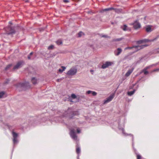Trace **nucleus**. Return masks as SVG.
Returning <instances> with one entry per match:
<instances>
[{"label":"nucleus","mask_w":159,"mask_h":159,"mask_svg":"<svg viewBox=\"0 0 159 159\" xmlns=\"http://www.w3.org/2000/svg\"><path fill=\"white\" fill-rule=\"evenodd\" d=\"M79 115L78 111H72L71 109L68 108V110L65 112L64 114L61 115V117H69V118H72L73 117L76 115Z\"/></svg>","instance_id":"f257e3e1"},{"label":"nucleus","mask_w":159,"mask_h":159,"mask_svg":"<svg viewBox=\"0 0 159 159\" xmlns=\"http://www.w3.org/2000/svg\"><path fill=\"white\" fill-rule=\"evenodd\" d=\"M17 88H22L27 89L30 87V84L28 82H25L23 83L20 82L15 85Z\"/></svg>","instance_id":"f03ea898"},{"label":"nucleus","mask_w":159,"mask_h":159,"mask_svg":"<svg viewBox=\"0 0 159 159\" xmlns=\"http://www.w3.org/2000/svg\"><path fill=\"white\" fill-rule=\"evenodd\" d=\"M148 46V45L145 44L143 45H141L140 46H134L131 47H128L125 48V50H127L128 49H131L134 48L135 52L138 51L143 48H144Z\"/></svg>","instance_id":"7ed1b4c3"},{"label":"nucleus","mask_w":159,"mask_h":159,"mask_svg":"<svg viewBox=\"0 0 159 159\" xmlns=\"http://www.w3.org/2000/svg\"><path fill=\"white\" fill-rule=\"evenodd\" d=\"M77 72V69L75 67H72L68 71L66 74L69 76H73L75 75Z\"/></svg>","instance_id":"20e7f679"},{"label":"nucleus","mask_w":159,"mask_h":159,"mask_svg":"<svg viewBox=\"0 0 159 159\" xmlns=\"http://www.w3.org/2000/svg\"><path fill=\"white\" fill-rule=\"evenodd\" d=\"M24 62L22 61L18 62L17 64L13 67V70H15L18 69L24 65Z\"/></svg>","instance_id":"39448f33"},{"label":"nucleus","mask_w":159,"mask_h":159,"mask_svg":"<svg viewBox=\"0 0 159 159\" xmlns=\"http://www.w3.org/2000/svg\"><path fill=\"white\" fill-rule=\"evenodd\" d=\"M70 134L71 138L75 140H76L77 139V136L76 135L75 131L74 129H70Z\"/></svg>","instance_id":"423d86ee"},{"label":"nucleus","mask_w":159,"mask_h":159,"mask_svg":"<svg viewBox=\"0 0 159 159\" xmlns=\"http://www.w3.org/2000/svg\"><path fill=\"white\" fill-rule=\"evenodd\" d=\"M131 25L133 26L135 30L138 29L141 27L140 24L137 20L134 21L133 23L131 24Z\"/></svg>","instance_id":"0eeeda50"},{"label":"nucleus","mask_w":159,"mask_h":159,"mask_svg":"<svg viewBox=\"0 0 159 159\" xmlns=\"http://www.w3.org/2000/svg\"><path fill=\"white\" fill-rule=\"evenodd\" d=\"M12 134L13 137V141L14 144L17 143L18 142L17 139L18 134L14 131L12 132Z\"/></svg>","instance_id":"6e6552de"},{"label":"nucleus","mask_w":159,"mask_h":159,"mask_svg":"<svg viewBox=\"0 0 159 159\" xmlns=\"http://www.w3.org/2000/svg\"><path fill=\"white\" fill-rule=\"evenodd\" d=\"M114 97V94L111 95L108 97L107 98L106 100L104 101L103 104H105L111 101Z\"/></svg>","instance_id":"1a4fd4ad"},{"label":"nucleus","mask_w":159,"mask_h":159,"mask_svg":"<svg viewBox=\"0 0 159 159\" xmlns=\"http://www.w3.org/2000/svg\"><path fill=\"white\" fill-rule=\"evenodd\" d=\"M112 62L109 61H106L105 63L103 64L101 68L102 69H105L108 67L109 66L112 65Z\"/></svg>","instance_id":"9d476101"},{"label":"nucleus","mask_w":159,"mask_h":159,"mask_svg":"<svg viewBox=\"0 0 159 159\" xmlns=\"http://www.w3.org/2000/svg\"><path fill=\"white\" fill-rule=\"evenodd\" d=\"M122 50L120 48H118L114 51V53L116 56H118L121 52Z\"/></svg>","instance_id":"9b49d317"},{"label":"nucleus","mask_w":159,"mask_h":159,"mask_svg":"<svg viewBox=\"0 0 159 159\" xmlns=\"http://www.w3.org/2000/svg\"><path fill=\"white\" fill-rule=\"evenodd\" d=\"M9 32L7 33L8 34H15V31L14 29L12 27H9L8 29Z\"/></svg>","instance_id":"f8f14e48"},{"label":"nucleus","mask_w":159,"mask_h":159,"mask_svg":"<svg viewBox=\"0 0 159 159\" xmlns=\"http://www.w3.org/2000/svg\"><path fill=\"white\" fill-rule=\"evenodd\" d=\"M121 28L124 31H130V29L125 25L121 26Z\"/></svg>","instance_id":"ddd939ff"},{"label":"nucleus","mask_w":159,"mask_h":159,"mask_svg":"<svg viewBox=\"0 0 159 159\" xmlns=\"http://www.w3.org/2000/svg\"><path fill=\"white\" fill-rule=\"evenodd\" d=\"M134 68H133L131 69H129L128 70V71L125 74V76L126 77L129 76L130 75V74L134 70Z\"/></svg>","instance_id":"4468645a"},{"label":"nucleus","mask_w":159,"mask_h":159,"mask_svg":"<svg viewBox=\"0 0 159 159\" xmlns=\"http://www.w3.org/2000/svg\"><path fill=\"white\" fill-rule=\"evenodd\" d=\"M149 68V67L147 66L142 70L141 73H143L144 74L146 75L148 74V72L147 70V69Z\"/></svg>","instance_id":"2eb2a0df"},{"label":"nucleus","mask_w":159,"mask_h":159,"mask_svg":"<svg viewBox=\"0 0 159 159\" xmlns=\"http://www.w3.org/2000/svg\"><path fill=\"white\" fill-rule=\"evenodd\" d=\"M157 39V38H155L154 39L149 40L148 39H143V43H146V42H152L155 40Z\"/></svg>","instance_id":"dca6fc26"},{"label":"nucleus","mask_w":159,"mask_h":159,"mask_svg":"<svg viewBox=\"0 0 159 159\" xmlns=\"http://www.w3.org/2000/svg\"><path fill=\"white\" fill-rule=\"evenodd\" d=\"M136 90L135 89H134L132 91H129L127 92V94L129 96H131L134 93Z\"/></svg>","instance_id":"f3484780"},{"label":"nucleus","mask_w":159,"mask_h":159,"mask_svg":"<svg viewBox=\"0 0 159 159\" xmlns=\"http://www.w3.org/2000/svg\"><path fill=\"white\" fill-rule=\"evenodd\" d=\"M146 30L147 32H150L152 31V30L150 26H148L146 28Z\"/></svg>","instance_id":"a211bd4d"},{"label":"nucleus","mask_w":159,"mask_h":159,"mask_svg":"<svg viewBox=\"0 0 159 159\" xmlns=\"http://www.w3.org/2000/svg\"><path fill=\"white\" fill-rule=\"evenodd\" d=\"M31 81L34 84H35L37 83V80L34 77L32 78Z\"/></svg>","instance_id":"6ab92c4d"},{"label":"nucleus","mask_w":159,"mask_h":159,"mask_svg":"<svg viewBox=\"0 0 159 159\" xmlns=\"http://www.w3.org/2000/svg\"><path fill=\"white\" fill-rule=\"evenodd\" d=\"M113 10H114L117 13H119L121 12L122 10L121 9L114 8Z\"/></svg>","instance_id":"aec40b11"},{"label":"nucleus","mask_w":159,"mask_h":159,"mask_svg":"<svg viewBox=\"0 0 159 159\" xmlns=\"http://www.w3.org/2000/svg\"><path fill=\"white\" fill-rule=\"evenodd\" d=\"M61 68H62V69H60L58 70V71L60 73H62L65 70V69H66V67L64 66H62Z\"/></svg>","instance_id":"412c9836"},{"label":"nucleus","mask_w":159,"mask_h":159,"mask_svg":"<svg viewBox=\"0 0 159 159\" xmlns=\"http://www.w3.org/2000/svg\"><path fill=\"white\" fill-rule=\"evenodd\" d=\"M134 150L135 153L137 155V159H141V156L140 155L137 153V152H136V150L135 149H134Z\"/></svg>","instance_id":"4be33fe9"},{"label":"nucleus","mask_w":159,"mask_h":159,"mask_svg":"<svg viewBox=\"0 0 159 159\" xmlns=\"http://www.w3.org/2000/svg\"><path fill=\"white\" fill-rule=\"evenodd\" d=\"M56 43L58 45H60L62 44V41L61 40L59 39L58 40H57L56 42Z\"/></svg>","instance_id":"5701e85b"},{"label":"nucleus","mask_w":159,"mask_h":159,"mask_svg":"<svg viewBox=\"0 0 159 159\" xmlns=\"http://www.w3.org/2000/svg\"><path fill=\"white\" fill-rule=\"evenodd\" d=\"M80 152V147H77L76 149V152L79 155Z\"/></svg>","instance_id":"b1692460"},{"label":"nucleus","mask_w":159,"mask_h":159,"mask_svg":"<svg viewBox=\"0 0 159 159\" xmlns=\"http://www.w3.org/2000/svg\"><path fill=\"white\" fill-rule=\"evenodd\" d=\"M122 38H118V39H114L112 40V41L113 42H117V41H121L122 39Z\"/></svg>","instance_id":"393cba45"},{"label":"nucleus","mask_w":159,"mask_h":159,"mask_svg":"<svg viewBox=\"0 0 159 159\" xmlns=\"http://www.w3.org/2000/svg\"><path fill=\"white\" fill-rule=\"evenodd\" d=\"M12 66L11 64H10L8 65L5 68V70H8Z\"/></svg>","instance_id":"a878e982"},{"label":"nucleus","mask_w":159,"mask_h":159,"mask_svg":"<svg viewBox=\"0 0 159 159\" xmlns=\"http://www.w3.org/2000/svg\"><path fill=\"white\" fill-rule=\"evenodd\" d=\"M113 9H114V8L111 7L105 9L103 10L104 11H106L111 10Z\"/></svg>","instance_id":"bb28decb"},{"label":"nucleus","mask_w":159,"mask_h":159,"mask_svg":"<svg viewBox=\"0 0 159 159\" xmlns=\"http://www.w3.org/2000/svg\"><path fill=\"white\" fill-rule=\"evenodd\" d=\"M54 48V45H50V46H49V47H48V50H51V49H52Z\"/></svg>","instance_id":"cd10ccee"},{"label":"nucleus","mask_w":159,"mask_h":159,"mask_svg":"<svg viewBox=\"0 0 159 159\" xmlns=\"http://www.w3.org/2000/svg\"><path fill=\"white\" fill-rule=\"evenodd\" d=\"M83 34H84V33H83L82 32V31H80V32L78 33V37H81L82 35Z\"/></svg>","instance_id":"c85d7f7f"},{"label":"nucleus","mask_w":159,"mask_h":159,"mask_svg":"<svg viewBox=\"0 0 159 159\" xmlns=\"http://www.w3.org/2000/svg\"><path fill=\"white\" fill-rule=\"evenodd\" d=\"M136 43L139 44H140L143 43V39L137 41Z\"/></svg>","instance_id":"c756f323"},{"label":"nucleus","mask_w":159,"mask_h":159,"mask_svg":"<svg viewBox=\"0 0 159 159\" xmlns=\"http://www.w3.org/2000/svg\"><path fill=\"white\" fill-rule=\"evenodd\" d=\"M5 92H0V98H2Z\"/></svg>","instance_id":"7c9ffc66"},{"label":"nucleus","mask_w":159,"mask_h":159,"mask_svg":"<svg viewBox=\"0 0 159 159\" xmlns=\"http://www.w3.org/2000/svg\"><path fill=\"white\" fill-rule=\"evenodd\" d=\"M102 37H104L106 38H110V37L107 35H103L101 36Z\"/></svg>","instance_id":"2f4dec72"},{"label":"nucleus","mask_w":159,"mask_h":159,"mask_svg":"<svg viewBox=\"0 0 159 159\" xmlns=\"http://www.w3.org/2000/svg\"><path fill=\"white\" fill-rule=\"evenodd\" d=\"M91 93L92 94V95L93 96H95L97 94V93L96 92L92 91V92H91Z\"/></svg>","instance_id":"473e14b6"},{"label":"nucleus","mask_w":159,"mask_h":159,"mask_svg":"<svg viewBox=\"0 0 159 159\" xmlns=\"http://www.w3.org/2000/svg\"><path fill=\"white\" fill-rule=\"evenodd\" d=\"M72 98L74 99L75 98H76V95L74 94H72L71 95Z\"/></svg>","instance_id":"72a5a7b5"},{"label":"nucleus","mask_w":159,"mask_h":159,"mask_svg":"<svg viewBox=\"0 0 159 159\" xmlns=\"http://www.w3.org/2000/svg\"><path fill=\"white\" fill-rule=\"evenodd\" d=\"M155 53H159V48L156 49L155 51Z\"/></svg>","instance_id":"f704fd0d"},{"label":"nucleus","mask_w":159,"mask_h":159,"mask_svg":"<svg viewBox=\"0 0 159 159\" xmlns=\"http://www.w3.org/2000/svg\"><path fill=\"white\" fill-rule=\"evenodd\" d=\"M92 92V91H91V90H88V91H87L86 92V93L87 94H89L91 93Z\"/></svg>","instance_id":"c9c22d12"},{"label":"nucleus","mask_w":159,"mask_h":159,"mask_svg":"<svg viewBox=\"0 0 159 159\" xmlns=\"http://www.w3.org/2000/svg\"><path fill=\"white\" fill-rule=\"evenodd\" d=\"M77 132L78 133H80V130L79 128H77Z\"/></svg>","instance_id":"e433bc0d"},{"label":"nucleus","mask_w":159,"mask_h":159,"mask_svg":"<svg viewBox=\"0 0 159 159\" xmlns=\"http://www.w3.org/2000/svg\"><path fill=\"white\" fill-rule=\"evenodd\" d=\"M63 2H64L66 3H67L68 2H69V1L68 0H63Z\"/></svg>","instance_id":"4c0bfd02"},{"label":"nucleus","mask_w":159,"mask_h":159,"mask_svg":"<svg viewBox=\"0 0 159 159\" xmlns=\"http://www.w3.org/2000/svg\"><path fill=\"white\" fill-rule=\"evenodd\" d=\"M9 81L10 80L9 79H7V81L4 82V84H7Z\"/></svg>","instance_id":"58836bf2"},{"label":"nucleus","mask_w":159,"mask_h":159,"mask_svg":"<svg viewBox=\"0 0 159 159\" xmlns=\"http://www.w3.org/2000/svg\"><path fill=\"white\" fill-rule=\"evenodd\" d=\"M159 71V69H156L153 70V71Z\"/></svg>","instance_id":"ea45409f"},{"label":"nucleus","mask_w":159,"mask_h":159,"mask_svg":"<svg viewBox=\"0 0 159 159\" xmlns=\"http://www.w3.org/2000/svg\"><path fill=\"white\" fill-rule=\"evenodd\" d=\"M28 58L29 59H30V55H29V56H28Z\"/></svg>","instance_id":"a19ab883"},{"label":"nucleus","mask_w":159,"mask_h":159,"mask_svg":"<svg viewBox=\"0 0 159 159\" xmlns=\"http://www.w3.org/2000/svg\"><path fill=\"white\" fill-rule=\"evenodd\" d=\"M33 54V52H32L30 53L29 54V55L31 56V55H32Z\"/></svg>","instance_id":"79ce46f5"},{"label":"nucleus","mask_w":159,"mask_h":159,"mask_svg":"<svg viewBox=\"0 0 159 159\" xmlns=\"http://www.w3.org/2000/svg\"><path fill=\"white\" fill-rule=\"evenodd\" d=\"M129 135H131L132 136V141H133V140H134V137H133V136L132 135H131V134H129Z\"/></svg>","instance_id":"37998d69"},{"label":"nucleus","mask_w":159,"mask_h":159,"mask_svg":"<svg viewBox=\"0 0 159 159\" xmlns=\"http://www.w3.org/2000/svg\"><path fill=\"white\" fill-rule=\"evenodd\" d=\"M60 80H61L60 79H57V82H60Z\"/></svg>","instance_id":"c03bdc74"},{"label":"nucleus","mask_w":159,"mask_h":159,"mask_svg":"<svg viewBox=\"0 0 159 159\" xmlns=\"http://www.w3.org/2000/svg\"><path fill=\"white\" fill-rule=\"evenodd\" d=\"M90 71L91 72H93V70H90Z\"/></svg>","instance_id":"a18cd8bd"},{"label":"nucleus","mask_w":159,"mask_h":159,"mask_svg":"<svg viewBox=\"0 0 159 159\" xmlns=\"http://www.w3.org/2000/svg\"><path fill=\"white\" fill-rule=\"evenodd\" d=\"M77 159H79V155H78V156Z\"/></svg>","instance_id":"49530a36"},{"label":"nucleus","mask_w":159,"mask_h":159,"mask_svg":"<svg viewBox=\"0 0 159 159\" xmlns=\"http://www.w3.org/2000/svg\"><path fill=\"white\" fill-rule=\"evenodd\" d=\"M122 132H123V133L124 134H125V133H124V129L122 130Z\"/></svg>","instance_id":"de8ad7c7"},{"label":"nucleus","mask_w":159,"mask_h":159,"mask_svg":"<svg viewBox=\"0 0 159 159\" xmlns=\"http://www.w3.org/2000/svg\"><path fill=\"white\" fill-rule=\"evenodd\" d=\"M134 144L133 142V143H132V146H133V147H134Z\"/></svg>","instance_id":"09e8293b"},{"label":"nucleus","mask_w":159,"mask_h":159,"mask_svg":"<svg viewBox=\"0 0 159 159\" xmlns=\"http://www.w3.org/2000/svg\"><path fill=\"white\" fill-rule=\"evenodd\" d=\"M76 1H79L80 0H75Z\"/></svg>","instance_id":"8fccbe9b"},{"label":"nucleus","mask_w":159,"mask_h":159,"mask_svg":"<svg viewBox=\"0 0 159 159\" xmlns=\"http://www.w3.org/2000/svg\"><path fill=\"white\" fill-rule=\"evenodd\" d=\"M135 85V84H134L133 86V87H134V86Z\"/></svg>","instance_id":"3c124183"}]
</instances>
